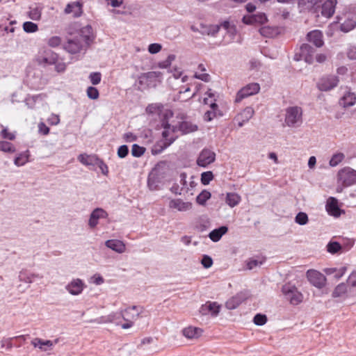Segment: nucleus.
<instances>
[{
	"instance_id": "nucleus-1",
	"label": "nucleus",
	"mask_w": 356,
	"mask_h": 356,
	"mask_svg": "<svg viewBox=\"0 0 356 356\" xmlns=\"http://www.w3.org/2000/svg\"><path fill=\"white\" fill-rule=\"evenodd\" d=\"M92 40V28L90 26H86L81 29L78 35L67 40L64 49L72 54H77L85 51Z\"/></svg>"
},
{
	"instance_id": "nucleus-2",
	"label": "nucleus",
	"mask_w": 356,
	"mask_h": 356,
	"mask_svg": "<svg viewBox=\"0 0 356 356\" xmlns=\"http://www.w3.org/2000/svg\"><path fill=\"white\" fill-rule=\"evenodd\" d=\"M164 131L162 132V139L157 141L152 149L153 154H159L165 148L169 147L175 140L174 129H170L168 123H163Z\"/></svg>"
},
{
	"instance_id": "nucleus-3",
	"label": "nucleus",
	"mask_w": 356,
	"mask_h": 356,
	"mask_svg": "<svg viewBox=\"0 0 356 356\" xmlns=\"http://www.w3.org/2000/svg\"><path fill=\"white\" fill-rule=\"evenodd\" d=\"M284 122L289 127H298L302 123V109L298 106L286 109Z\"/></svg>"
},
{
	"instance_id": "nucleus-4",
	"label": "nucleus",
	"mask_w": 356,
	"mask_h": 356,
	"mask_svg": "<svg viewBox=\"0 0 356 356\" xmlns=\"http://www.w3.org/2000/svg\"><path fill=\"white\" fill-rule=\"evenodd\" d=\"M338 183L343 187H348L356 184V170L345 167L341 169L337 174Z\"/></svg>"
},
{
	"instance_id": "nucleus-5",
	"label": "nucleus",
	"mask_w": 356,
	"mask_h": 356,
	"mask_svg": "<svg viewBox=\"0 0 356 356\" xmlns=\"http://www.w3.org/2000/svg\"><path fill=\"white\" fill-rule=\"evenodd\" d=\"M282 291L292 305H296L302 301V294L294 286L285 284L282 286Z\"/></svg>"
},
{
	"instance_id": "nucleus-6",
	"label": "nucleus",
	"mask_w": 356,
	"mask_h": 356,
	"mask_svg": "<svg viewBox=\"0 0 356 356\" xmlns=\"http://www.w3.org/2000/svg\"><path fill=\"white\" fill-rule=\"evenodd\" d=\"M260 90V86L257 83H249L244 87H243L240 90L238 91L235 98V102L239 103L243 99L248 97L250 96L257 94Z\"/></svg>"
},
{
	"instance_id": "nucleus-7",
	"label": "nucleus",
	"mask_w": 356,
	"mask_h": 356,
	"mask_svg": "<svg viewBox=\"0 0 356 356\" xmlns=\"http://www.w3.org/2000/svg\"><path fill=\"white\" fill-rule=\"evenodd\" d=\"M307 278L311 284L318 289H322L325 286V276L318 270L310 269L307 271Z\"/></svg>"
},
{
	"instance_id": "nucleus-8",
	"label": "nucleus",
	"mask_w": 356,
	"mask_h": 356,
	"mask_svg": "<svg viewBox=\"0 0 356 356\" xmlns=\"http://www.w3.org/2000/svg\"><path fill=\"white\" fill-rule=\"evenodd\" d=\"M339 78L335 75L323 76L317 83V88L321 91H330L337 86Z\"/></svg>"
},
{
	"instance_id": "nucleus-9",
	"label": "nucleus",
	"mask_w": 356,
	"mask_h": 356,
	"mask_svg": "<svg viewBox=\"0 0 356 356\" xmlns=\"http://www.w3.org/2000/svg\"><path fill=\"white\" fill-rule=\"evenodd\" d=\"M216 160V154L213 151L204 148L203 149L197 159V164L201 167H207L213 163Z\"/></svg>"
},
{
	"instance_id": "nucleus-10",
	"label": "nucleus",
	"mask_w": 356,
	"mask_h": 356,
	"mask_svg": "<svg viewBox=\"0 0 356 356\" xmlns=\"http://www.w3.org/2000/svg\"><path fill=\"white\" fill-rule=\"evenodd\" d=\"M354 295L353 290L348 285L347 282L339 284L333 290L332 297L333 298L346 299Z\"/></svg>"
},
{
	"instance_id": "nucleus-11",
	"label": "nucleus",
	"mask_w": 356,
	"mask_h": 356,
	"mask_svg": "<svg viewBox=\"0 0 356 356\" xmlns=\"http://www.w3.org/2000/svg\"><path fill=\"white\" fill-rule=\"evenodd\" d=\"M58 55L50 49L44 50L40 52L37 57V62L40 65H49L56 63Z\"/></svg>"
},
{
	"instance_id": "nucleus-12",
	"label": "nucleus",
	"mask_w": 356,
	"mask_h": 356,
	"mask_svg": "<svg viewBox=\"0 0 356 356\" xmlns=\"http://www.w3.org/2000/svg\"><path fill=\"white\" fill-rule=\"evenodd\" d=\"M143 308L140 306H131L126 308L120 312L124 321H134L137 320L140 314L143 312Z\"/></svg>"
},
{
	"instance_id": "nucleus-13",
	"label": "nucleus",
	"mask_w": 356,
	"mask_h": 356,
	"mask_svg": "<svg viewBox=\"0 0 356 356\" xmlns=\"http://www.w3.org/2000/svg\"><path fill=\"white\" fill-rule=\"evenodd\" d=\"M220 308L221 305L218 302L207 301L201 306L200 313L202 315H211L213 317H216L218 315Z\"/></svg>"
},
{
	"instance_id": "nucleus-14",
	"label": "nucleus",
	"mask_w": 356,
	"mask_h": 356,
	"mask_svg": "<svg viewBox=\"0 0 356 356\" xmlns=\"http://www.w3.org/2000/svg\"><path fill=\"white\" fill-rule=\"evenodd\" d=\"M86 287V285L82 280L76 278L65 286V289L72 296H79Z\"/></svg>"
},
{
	"instance_id": "nucleus-15",
	"label": "nucleus",
	"mask_w": 356,
	"mask_h": 356,
	"mask_svg": "<svg viewBox=\"0 0 356 356\" xmlns=\"http://www.w3.org/2000/svg\"><path fill=\"white\" fill-rule=\"evenodd\" d=\"M108 213L102 208L95 209L90 215L88 220V226L90 229H95L99 223V220L106 218Z\"/></svg>"
},
{
	"instance_id": "nucleus-16",
	"label": "nucleus",
	"mask_w": 356,
	"mask_h": 356,
	"mask_svg": "<svg viewBox=\"0 0 356 356\" xmlns=\"http://www.w3.org/2000/svg\"><path fill=\"white\" fill-rule=\"evenodd\" d=\"M168 207L170 209L179 212H186L192 209L193 204L191 202H185L180 198H177L170 200Z\"/></svg>"
},
{
	"instance_id": "nucleus-17",
	"label": "nucleus",
	"mask_w": 356,
	"mask_h": 356,
	"mask_svg": "<svg viewBox=\"0 0 356 356\" xmlns=\"http://www.w3.org/2000/svg\"><path fill=\"white\" fill-rule=\"evenodd\" d=\"M267 17L264 13H259L255 15H245L242 21L244 24L248 25H261L267 22Z\"/></svg>"
},
{
	"instance_id": "nucleus-18",
	"label": "nucleus",
	"mask_w": 356,
	"mask_h": 356,
	"mask_svg": "<svg viewBox=\"0 0 356 356\" xmlns=\"http://www.w3.org/2000/svg\"><path fill=\"white\" fill-rule=\"evenodd\" d=\"M64 13L72 15L74 18L81 17L83 14V3L79 1L69 3L64 10Z\"/></svg>"
},
{
	"instance_id": "nucleus-19",
	"label": "nucleus",
	"mask_w": 356,
	"mask_h": 356,
	"mask_svg": "<svg viewBox=\"0 0 356 356\" xmlns=\"http://www.w3.org/2000/svg\"><path fill=\"white\" fill-rule=\"evenodd\" d=\"M326 210L328 213L334 217H339L343 213L342 210H341L338 206V201L334 197H329L327 204H326Z\"/></svg>"
},
{
	"instance_id": "nucleus-20",
	"label": "nucleus",
	"mask_w": 356,
	"mask_h": 356,
	"mask_svg": "<svg viewBox=\"0 0 356 356\" xmlns=\"http://www.w3.org/2000/svg\"><path fill=\"white\" fill-rule=\"evenodd\" d=\"M300 50L302 52V55H303L305 61L308 64H312L314 60L315 49L308 44H302L300 47Z\"/></svg>"
},
{
	"instance_id": "nucleus-21",
	"label": "nucleus",
	"mask_w": 356,
	"mask_h": 356,
	"mask_svg": "<svg viewBox=\"0 0 356 356\" xmlns=\"http://www.w3.org/2000/svg\"><path fill=\"white\" fill-rule=\"evenodd\" d=\"M105 245L108 248H109V249L112 250L113 251H114L117 253H119V254H122L126 251V245L124 243V242H122L120 240H118V239L107 240L105 242Z\"/></svg>"
},
{
	"instance_id": "nucleus-22",
	"label": "nucleus",
	"mask_w": 356,
	"mask_h": 356,
	"mask_svg": "<svg viewBox=\"0 0 356 356\" xmlns=\"http://www.w3.org/2000/svg\"><path fill=\"white\" fill-rule=\"evenodd\" d=\"M337 0H327L321 6V14L323 16L330 18L333 15Z\"/></svg>"
},
{
	"instance_id": "nucleus-23",
	"label": "nucleus",
	"mask_w": 356,
	"mask_h": 356,
	"mask_svg": "<svg viewBox=\"0 0 356 356\" xmlns=\"http://www.w3.org/2000/svg\"><path fill=\"white\" fill-rule=\"evenodd\" d=\"M307 40L314 44L316 47H321L324 42L323 40V33L318 30H314L308 33Z\"/></svg>"
},
{
	"instance_id": "nucleus-24",
	"label": "nucleus",
	"mask_w": 356,
	"mask_h": 356,
	"mask_svg": "<svg viewBox=\"0 0 356 356\" xmlns=\"http://www.w3.org/2000/svg\"><path fill=\"white\" fill-rule=\"evenodd\" d=\"M31 344L35 348H40L42 351L47 352L51 350L54 346V342L51 340H43L40 338H35L31 341Z\"/></svg>"
},
{
	"instance_id": "nucleus-25",
	"label": "nucleus",
	"mask_w": 356,
	"mask_h": 356,
	"mask_svg": "<svg viewBox=\"0 0 356 356\" xmlns=\"http://www.w3.org/2000/svg\"><path fill=\"white\" fill-rule=\"evenodd\" d=\"M245 300V297L243 293H237L226 302L225 307L227 309L230 310L234 309L237 308Z\"/></svg>"
},
{
	"instance_id": "nucleus-26",
	"label": "nucleus",
	"mask_w": 356,
	"mask_h": 356,
	"mask_svg": "<svg viewBox=\"0 0 356 356\" xmlns=\"http://www.w3.org/2000/svg\"><path fill=\"white\" fill-rule=\"evenodd\" d=\"M356 102V95L352 92H346L339 100V104L343 108L353 106Z\"/></svg>"
},
{
	"instance_id": "nucleus-27",
	"label": "nucleus",
	"mask_w": 356,
	"mask_h": 356,
	"mask_svg": "<svg viewBox=\"0 0 356 356\" xmlns=\"http://www.w3.org/2000/svg\"><path fill=\"white\" fill-rule=\"evenodd\" d=\"M18 277L20 282L31 284L33 282L35 279H42V276L39 274L31 273L27 270H22L19 272Z\"/></svg>"
},
{
	"instance_id": "nucleus-28",
	"label": "nucleus",
	"mask_w": 356,
	"mask_h": 356,
	"mask_svg": "<svg viewBox=\"0 0 356 356\" xmlns=\"http://www.w3.org/2000/svg\"><path fill=\"white\" fill-rule=\"evenodd\" d=\"M220 27L217 24H200V33L202 35L215 36L218 33Z\"/></svg>"
},
{
	"instance_id": "nucleus-29",
	"label": "nucleus",
	"mask_w": 356,
	"mask_h": 356,
	"mask_svg": "<svg viewBox=\"0 0 356 356\" xmlns=\"http://www.w3.org/2000/svg\"><path fill=\"white\" fill-rule=\"evenodd\" d=\"M228 228L226 226H222L218 229H215L211 231L209 236L211 241L213 242L218 241L221 237L227 232Z\"/></svg>"
},
{
	"instance_id": "nucleus-30",
	"label": "nucleus",
	"mask_w": 356,
	"mask_h": 356,
	"mask_svg": "<svg viewBox=\"0 0 356 356\" xmlns=\"http://www.w3.org/2000/svg\"><path fill=\"white\" fill-rule=\"evenodd\" d=\"M202 330L195 327H188L182 330L183 335L188 339L197 338L202 334Z\"/></svg>"
},
{
	"instance_id": "nucleus-31",
	"label": "nucleus",
	"mask_w": 356,
	"mask_h": 356,
	"mask_svg": "<svg viewBox=\"0 0 356 356\" xmlns=\"http://www.w3.org/2000/svg\"><path fill=\"white\" fill-rule=\"evenodd\" d=\"M241 201V197L236 193H227L225 202L232 208L237 206Z\"/></svg>"
},
{
	"instance_id": "nucleus-32",
	"label": "nucleus",
	"mask_w": 356,
	"mask_h": 356,
	"mask_svg": "<svg viewBox=\"0 0 356 356\" xmlns=\"http://www.w3.org/2000/svg\"><path fill=\"white\" fill-rule=\"evenodd\" d=\"M179 129L184 134H190L197 130V126L187 121L181 122L179 125Z\"/></svg>"
},
{
	"instance_id": "nucleus-33",
	"label": "nucleus",
	"mask_w": 356,
	"mask_h": 356,
	"mask_svg": "<svg viewBox=\"0 0 356 356\" xmlns=\"http://www.w3.org/2000/svg\"><path fill=\"white\" fill-rule=\"evenodd\" d=\"M219 113L218 106L216 103H211L210 109L205 112L204 115V120L209 122L216 118Z\"/></svg>"
},
{
	"instance_id": "nucleus-34",
	"label": "nucleus",
	"mask_w": 356,
	"mask_h": 356,
	"mask_svg": "<svg viewBox=\"0 0 356 356\" xmlns=\"http://www.w3.org/2000/svg\"><path fill=\"white\" fill-rule=\"evenodd\" d=\"M346 267H341L339 269L335 268H327L324 269V272L327 275H334V278L337 280L340 279L346 273Z\"/></svg>"
},
{
	"instance_id": "nucleus-35",
	"label": "nucleus",
	"mask_w": 356,
	"mask_h": 356,
	"mask_svg": "<svg viewBox=\"0 0 356 356\" xmlns=\"http://www.w3.org/2000/svg\"><path fill=\"white\" fill-rule=\"evenodd\" d=\"M78 160L85 165H92L95 164V161L98 160L94 156L88 155L86 154H81L78 156Z\"/></svg>"
},
{
	"instance_id": "nucleus-36",
	"label": "nucleus",
	"mask_w": 356,
	"mask_h": 356,
	"mask_svg": "<svg viewBox=\"0 0 356 356\" xmlns=\"http://www.w3.org/2000/svg\"><path fill=\"white\" fill-rule=\"evenodd\" d=\"M254 113V109L250 106H248L238 115L237 120L243 119V122H248L252 118Z\"/></svg>"
},
{
	"instance_id": "nucleus-37",
	"label": "nucleus",
	"mask_w": 356,
	"mask_h": 356,
	"mask_svg": "<svg viewBox=\"0 0 356 356\" xmlns=\"http://www.w3.org/2000/svg\"><path fill=\"white\" fill-rule=\"evenodd\" d=\"M29 151L20 153L14 160V163L17 166L24 165L29 161Z\"/></svg>"
},
{
	"instance_id": "nucleus-38",
	"label": "nucleus",
	"mask_w": 356,
	"mask_h": 356,
	"mask_svg": "<svg viewBox=\"0 0 356 356\" xmlns=\"http://www.w3.org/2000/svg\"><path fill=\"white\" fill-rule=\"evenodd\" d=\"M341 250H342V246L338 242L330 241L327 245V252L332 254L339 253Z\"/></svg>"
},
{
	"instance_id": "nucleus-39",
	"label": "nucleus",
	"mask_w": 356,
	"mask_h": 356,
	"mask_svg": "<svg viewBox=\"0 0 356 356\" xmlns=\"http://www.w3.org/2000/svg\"><path fill=\"white\" fill-rule=\"evenodd\" d=\"M345 158L344 154L337 152L334 154L330 160L329 164L332 167H335L339 165Z\"/></svg>"
},
{
	"instance_id": "nucleus-40",
	"label": "nucleus",
	"mask_w": 356,
	"mask_h": 356,
	"mask_svg": "<svg viewBox=\"0 0 356 356\" xmlns=\"http://www.w3.org/2000/svg\"><path fill=\"white\" fill-rule=\"evenodd\" d=\"M175 55L170 54L165 60L158 63V67L161 69H167L171 65L172 63L175 60Z\"/></svg>"
},
{
	"instance_id": "nucleus-41",
	"label": "nucleus",
	"mask_w": 356,
	"mask_h": 356,
	"mask_svg": "<svg viewBox=\"0 0 356 356\" xmlns=\"http://www.w3.org/2000/svg\"><path fill=\"white\" fill-rule=\"evenodd\" d=\"M210 197L211 193L204 190L197 196L196 201L199 204L204 205Z\"/></svg>"
},
{
	"instance_id": "nucleus-42",
	"label": "nucleus",
	"mask_w": 356,
	"mask_h": 356,
	"mask_svg": "<svg viewBox=\"0 0 356 356\" xmlns=\"http://www.w3.org/2000/svg\"><path fill=\"white\" fill-rule=\"evenodd\" d=\"M0 151L3 152L13 153L15 152L14 145L7 141H0Z\"/></svg>"
},
{
	"instance_id": "nucleus-43",
	"label": "nucleus",
	"mask_w": 356,
	"mask_h": 356,
	"mask_svg": "<svg viewBox=\"0 0 356 356\" xmlns=\"http://www.w3.org/2000/svg\"><path fill=\"white\" fill-rule=\"evenodd\" d=\"M356 22L353 19H348L341 24V30L343 32H348L353 29Z\"/></svg>"
},
{
	"instance_id": "nucleus-44",
	"label": "nucleus",
	"mask_w": 356,
	"mask_h": 356,
	"mask_svg": "<svg viewBox=\"0 0 356 356\" xmlns=\"http://www.w3.org/2000/svg\"><path fill=\"white\" fill-rule=\"evenodd\" d=\"M264 262V259H257L251 258L247 261V268L248 270H252L256 267L260 266Z\"/></svg>"
},
{
	"instance_id": "nucleus-45",
	"label": "nucleus",
	"mask_w": 356,
	"mask_h": 356,
	"mask_svg": "<svg viewBox=\"0 0 356 356\" xmlns=\"http://www.w3.org/2000/svg\"><path fill=\"white\" fill-rule=\"evenodd\" d=\"M295 222L300 225H305L308 222L307 214L305 212H299L296 218Z\"/></svg>"
},
{
	"instance_id": "nucleus-46",
	"label": "nucleus",
	"mask_w": 356,
	"mask_h": 356,
	"mask_svg": "<svg viewBox=\"0 0 356 356\" xmlns=\"http://www.w3.org/2000/svg\"><path fill=\"white\" fill-rule=\"evenodd\" d=\"M23 29L26 33H34L38 31V25L32 22H26L23 24Z\"/></svg>"
},
{
	"instance_id": "nucleus-47",
	"label": "nucleus",
	"mask_w": 356,
	"mask_h": 356,
	"mask_svg": "<svg viewBox=\"0 0 356 356\" xmlns=\"http://www.w3.org/2000/svg\"><path fill=\"white\" fill-rule=\"evenodd\" d=\"M347 284L354 293L356 291V271L353 272L347 280Z\"/></svg>"
},
{
	"instance_id": "nucleus-48",
	"label": "nucleus",
	"mask_w": 356,
	"mask_h": 356,
	"mask_svg": "<svg viewBox=\"0 0 356 356\" xmlns=\"http://www.w3.org/2000/svg\"><path fill=\"white\" fill-rule=\"evenodd\" d=\"M213 179V175L211 171L204 172L201 175V181L204 185L209 184Z\"/></svg>"
},
{
	"instance_id": "nucleus-49",
	"label": "nucleus",
	"mask_w": 356,
	"mask_h": 356,
	"mask_svg": "<svg viewBox=\"0 0 356 356\" xmlns=\"http://www.w3.org/2000/svg\"><path fill=\"white\" fill-rule=\"evenodd\" d=\"M29 17L33 20H38L41 17V9L38 7L31 8Z\"/></svg>"
},
{
	"instance_id": "nucleus-50",
	"label": "nucleus",
	"mask_w": 356,
	"mask_h": 356,
	"mask_svg": "<svg viewBox=\"0 0 356 356\" xmlns=\"http://www.w3.org/2000/svg\"><path fill=\"white\" fill-rule=\"evenodd\" d=\"M145 152V148L134 144L131 148V154L135 157H139L142 156Z\"/></svg>"
},
{
	"instance_id": "nucleus-51",
	"label": "nucleus",
	"mask_w": 356,
	"mask_h": 356,
	"mask_svg": "<svg viewBox=\"0 0 356 356\" xmlns=\"http://www.w3.org/2000/svg\"><path fill=\"white\" fill-rule=\"evenodd\" d=\"M87 95L91 99H97L99 97L98 90L92 86H90L87 88Z\"/></svg>"
},
{
	"instance_id": "nucleus-52",
	"label": "nucleus",
	"mask_w": 356,
	"mask_h": 356,
	"mask_svg": "<svg viewBox=\"0 0 356 356\" xmlns=\"http://www.w3.org/2000/svg\"><path fill=\"white\" fill-rule=\"evenodd\" d=\"M253 321L257 325H263L266 323L267 318L264 314H257L254 316Z\"/></svg>"
},
{
	"instance_id": "nucleus-53",
	"label": "nucleus",
	"mask_w": 356,
	"mask_h": 356,
	"mask_svg": "<svg viewBox=\"0 0 356 356\" xmlns=\"http://www.w3.org/2000/svg\"><path fill=\"white\" fill-rule=\"evenodd\" d=\"M90 82L93 85H97L100 83L102 79V74L100 72H92L89 76Z\"/></svg>"
},
{
	"instance_id": "nucleus-54",
	"label": "nucleus",
	"mask_w": 356,
	"mask_h": 356,
	"mask_svg": "<svg viewBox=\"0 0 356 356\" xmlns=\"http://www.w3.org/2000/svg\"><path fill=\"white\" fill-rule=\"evenodd\" d=\"M346 55L350 60H356V46H349L346 50Z\"/></svg>"
},
{
	"instance_id": "nucleus-55",
	"label": "nucleus",
	"mask_w": 356,
	"mask_h": 356,
	"mask_svg": "<svg viewBox=\"0 0 356 356\" xmlns=\"http://www.w3.org/2000/svg\"><path fill=\"white\" fill-rule=\"evenodd\" d=\"M162 49V46L159 43H152L148 46V51L152 54L159 53Z\"/></svg>"
},
{
	"instance_id": "nucleus-56",
	"label": "nucleus",
	"mask_w": 356,
	"mask_h": 356,
	"mask_svg": "<svg viewBox=\"0 0 356 356\" xmlns=\"http://www.w3.org/2000/svg\"><path fill=\"white\" fill-rule=\"evenodd\" d=\"M201 264L205 268H209L213 265V260L209 256L204 255L201 260Z\"/></svg>"
},
{
	"instance_id": "nucleus-57",
	"label": "nucleus",
	"mask_w": 356,
	"mask_h": 356,
	"mask_svg": "<svg viewBox=\"0 0 356 356\" xmlns=\"http://www.w3.org/2000/svg\"><path fill=\"white\" fill-rule=\"evenodd\" d=\"M129 153L128 147L125 145H121L118 149V156L120 158H124Z\"/></svg>"
},
{
	"instance_id": "nucleus-58",
	"label": "nucleus",
	"mask_w": 356,
	"mask_h": 356,
	"mask_svg": "<svg viewBox=\"0 0 356 356\" xmlns=\"http://www.w3.org/2000/svg\"><path fill=\"white\" fill-rule=\"evenodd\" d=\"M144 76L147 79H155L160 78L162 76V73L161 72L152 71L145 73Z\"/></svg>"
},
{
	"instance_id": "nucleus-59",
	"label": "nucleus",
	"mask_w": 356,
	"mask_h": 356,
	"mask_svg": "<svg viewBox=\"0 0 356 356\" xmlns=\"http://www.w3.org/2000/svg\"><path fill=\"white\" fill-rule=\"evenodd\" d=\"M61 42L60 38L58 36H54L49 39L48 44L52 47H58Z\"/></svg>"
},
{
	"instance_id": "nucleus-60",
	"label": "nucleus",
	"mask_w": 356,
	"mask_h": 356,
	"mask_svg": "<svg viewBox=\"0 0 356 356\" xmlns=\"http://www.w3.org/2000/svg\"><path fill=\"white\" fill-rule=\"evenodd\" d=\"M104 282V278L99 274H95L90 278V282L96 284V285H100L103 284Z\"/></svg>"
},
{
	"instance_id": "nucleus-61",
	"label": "nucleus",
	"mask_w": 356,
	"mask_h": 356,
	"mask_svg": "<svg viewBox=\"0 0 356 356\" xmlns=\"http://www.w3.org/2000/svg\"><path fill=\"white\" fill-rule=\"evenodd\" d=\"M261 35L265 37H271L273 35V30L268 26H264L259 29Z\"/></svg>"
},
{
	"instance_id": "nucleus-62",
	"label": "nucleus",
	"mask_w": 356,
	"mask_h": 356,
	"mask_svg": "<svg viewBox=\"0 0 356 356\" xmlns=\"http://www.w3.org/2000/svg\"><path fill=\"white\" fill-rule=\"evenodd\" d=\"M1 136L5 138L10 140H13L15 139V134L13 133H10L8 131V129L4 128L1 133Z\"/></svg>"
},
{
	"instance_id": "nucleus-63",
	"label": "nucleus",
	"mask_w": 356,
	"mask_h": 356,
	"mask_svg": "<svg viewBox=\"0 0 356 356\" xmlns=\"http://www.w3.org/2000/svg\"><path fill=\"white\" fill-rule=\"evenodd\" d=\"M103 318L104 320L102 321V322L104 323H113L115 320L118 318V316L117 313L113 312L108 315L107 316L104 317Z\"/></svg>"
},
{
	"instance_id": "nucleus-64",
	"label": "nucleus",
	"mask_w": 356,
	"mask_h": 356,
	"mask_svg": "<svg viewBox=\"0 0 356 356\" xmlns=\"http://www.w3.org/2000/svg\"><path fill=\"white\" fill-rule=\"evenodd\" d=\"M48 122L51 125H57L60 122L59 116L52 114L47 120Z\"/></svg>"
}]
</instances>
